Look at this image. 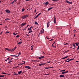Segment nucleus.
I'll return each mask as SVG.
<instances>
[{"mask_svg": "<svg viewBox=\"0 0 79 79\" xmlns=\"http://www.w3.org/2000/svg\"><path fill=\"white\" fill-rule=\"evenodd\" d=\"M66 2L69 4H72L73 3L72 2H69L67 0H66Z\"/></svg>", "mask_w": 79, "mask_h": 79, "instance_id": "3", "label": "nucleus"}, {"mask_svg": "<svg viewBox=\"0 0 79 79\" xmlns=\"http://www.w3.org/2000/svg\"><path fill=\"white\" fill-rule=\"evenodd\" d=\"M42 14V13H40L39 14H38V16H39L40 15H41Z\"/></svg>", "mask_w": 79, "mask_h": 79, "instance_id": "38", "label": "nucleus"}, {"mask_svg": "<svg viewBox=\"0 0 79 79\" xmlns=\"http://www.w3.org/2000/svg\"><path fill=\"white\" fill-rule=\"evenodd\" d=\"M46 38H47V39H48V40H49V39H50V38H48V36H46Z\"/></svg>", "mask_w": 79, "mask_h": 79, "instance_id": "51", "label": "nucleus"}, {"mask_svg": "<svg viewBox=\"0 0 79 79\" xmlns=\"http://www.w3.org/2000/svg\"><path fill=\"white\" fill-rule=\"evenodd\" d=\"M61 29V28H60V27H58L57 28V29L58 30H60V29Z\"/></svg>", "mask_w": 79, "mask_h": 79, "instance_id": "44", "label": "nucleus"}, {"mask_svg": "<svg viewBox=\"0 0 79 79\" xmlns=\"http://www.w3.org/2000/svg\"><path fill=\"white\" fill-rule=\"evenodd\" d=\"M35 24L36 25H38V23L36 21L35 22Z\"/></svg>", "mask_w": 79, "mask_h": 79, "instance_id": "18", "label": "nucleus"}, {"mask_svg": "<svg viewBox=\"0 0 79 79\" xmlns=\"http://www.w3.org/2000/svg\"><path fill=\"white\" fill-rule=\"evenodd\" d=\"M5 77V76L4 75H0V77Z\"/></svg>", "mask_w": 79, "mask_h": 79, "instance_id": "24", "label": "nucleus"}, {"mask_svg": "<svg viewBox=\"0 0 79 79\" xmlns=\"http://www.w3.org/2000/svg\"><path fill=\"white\" fill-rule=\"evenodd\" d=\"M17 1V0H14V1H13V2H16V1Z\"/></svg>", "mask_w": 79, "mask_h": 79, "instance_id": "47", "label": "nucleus"}, {"mask_svg": "<svg viewBox=\"0 0 79 79\" xmlns=\"http://www.w3.org/2000/svg\"><path fill=\"white\" fill-rule=\"evenodd\" d=\"M6 11L7 13H10V10H6Z\"/></svg>", "mask_w": 79, "mask_h": 79, "instance_id": "14", "label": "nucleus"}, {"mask_svg": "<svg viewBox=\"0 0 79 79\" xmlns=\"http://www.w3.org/2000/svg\"><path fill=\"white\" fill-rule=\"evenodd\" d=\"M24 10H25V9H24V8L22 9V12H23L24 11Z\"/></svg>", "mask_w": 79, "mask_h": 79, "instance_id": "20", "label": "nucleus"}, {"mask_svg": "<svg viewBox=\"0 0 79 79\" xmlns=\"http://www.w3.org/2000/svg\"><path fill=\"white\" fill-rule=\"evenodd\" d=\"M2 33H3V31H2L1 32V33H0V34H2Z\"/></svg>", "mask_w": 79, "mask_h": 79, "instance_id": "62", "label": "nucleus"}, {"mask_svg": "<svg viewBox=\"0 0 79 79\" xmlns=\"http://www.w3.org/2000/svg\"><path fill=\"white\" fill-rule=\"evenodd\" d=\"M25 68H27V69H31V67H30L29 66H25Z\"/></svg>", "mask_w": 79, "mask_h": 79, "instance_id": "4", "label": "nucleus"}, {"mask_svg": "<svg viewBox=\"0 0 79 79\" xmlns=\"http://www.w3.org/2000/svg\"><path fill=\"white\" fill-rule=\"evenodd\" d=\"M16 48H17V47H15L13 48L14 50H15V49H16Z\"/></svg>", "mask_w": 79, "mask_h": 79, "instance_id": "42", "label": "nucleus"}, {"mask_svg": "<svg viewBox=\"0 0 79 79\" xmlns=\"http://www.w3.org/2000/svg\"><path fill=\"white\" fill-rule=\"evenodd\" d=\"M30 1V0H25L26 2H28V1Z\"/></svg>", "mask_w": 79, "mask_h": 79, "instance_id": "56", "label": "nucleus"}, {"mask_svg": "<svg viewBox=\"0 0 79 79\" xmlns=\"http://www.w3.org/2000/svg\"><path fill=\"white\" fill-rule=\"evenodd\" d=\"M50 24V22H48V23H47V27L48 28L49 27V26Z\"/></svg>", "mask_w": 79, "mask_h": 79, "instance_id": "8", "label": "nucleus"}, {"mask_svg": "<svg viewBox=\"0 0 79 79\" xmlns=\"http://www.w3.org/2000/svg\"><path fill=\"white\" fill-rule=\"evenodd\" d=\"M25 61H24V63H20V65H23V64H25Z\"/></svg>", "mask_w": 79, "mask_h": 79, "instance_id": "22", "label": "nucleus"}, {"mask_svg": "<svg viewBox=\"0 0 79 79\" xmlns=\"http://www.w3.org/2000/svg\"><path fill=\"white\" fill-rule=\"evenodd\" d=\"M68 56H66V57H63L62 58V59H65V58H68Z\"/></svg>", "mask_w": 79, "mask_h": 79, "instance_id": "21", "label": "nucleus"}, {"mask_svg": "<svg viewBox=\"0 0 79 79\" xmlns=\"http://www.w3.org/2000/svg\"><path fill=\"white\" fill-rule=\"evenodd\" d=\"M14 3V1L10 3L11 5H13Z\"/></svg>", "mask_w": 79, "mask_h": 79, "instance_id": "28", "label": "nucleus"}, {"mask_svg": "<svg viewBox=\"0 0 79 79\" xmlns=\"http://www.w3.org/2000/svg\"><path fill=\"white\" fill-rule=\"evenodd\" d=\"M46 64V63H41L39 64V66H40L41 65H44Z\"/></svg>", "mask_w": 79, "mask_h": 79, "instance_id": "10", "label": "nucleus"}, {"mask_svg": "<svg viewBox=\"0 0 79 79\" xmlns=\"http://www.w3.org/2000/svg\"><path fill=\"white\" fill-rule=\"evenodd\" d=\"M64 44L65 45H68V43Z\"/></svg>", "mask_w": 79, "mask_h": 79, "instance_id": "52", "label": "nucleus"}, {"mask_svg": "<svg viewBox=\"0 0 79 79\" xmlns=\"http://www.w3.org/2000/svg\"><path fill=\"white\" fill-rule=\"evenodd\" d=\"M50 75V73H48V74H45L44 75V76H46V75Z\"/></svg>", "mask_w": 79, "mask_h": 79, "instance_id": "31", "label": "nucleus"}, {"mask_svg": "<svg viewBox=\"0 0 79 79\" xmlns=\"http://www.w3.org/2000/svg\"><path fill=\"white\" fill-rule=\"evenodd\" d=\"M53 2H56V1H57L58 2L59 1V0H52Z\"/></svg>", "mask_w": 79, "mask_h": 79, "instance_id": "23", "label": "nucleus"}, {"mask_svg": "<svg viewBox=\"0 0 79 79\" xmlns=\"http://www.w3.org/2000/svg\"><path fill=\"white\" fill-rule=\"evenodd\" d=\"M1 74H8V75H10V74L5 73L4 72H2L1 73Z\"/></svg>", "mask_w": 79, "mask_h": 79, "instance_id": "15", "label": "nucleus"}, {"mask_svg": "<svg viewBox=\"0 0 79 79\" xmlns=\"http://www.w3.org/2000/svg\"><path fill=\"white\" fill-rule=\"evenodd\" d=\"M65 62H69V60L68 61H65Z\"/></svg>", "mask_w": 79, "mask_h": 79, "instance_id": "49", "label": "nucleus"}, {"mask_svg": "<svg viewBox=\"0 0 79 79\" xmlns=\"http://www.w3.org/2000/svg\"><path fill=\"white\" fill-rule=\"evenodd\" d=\"M45 69H48L49 68H50L49 67H45Z\"/></svg>", "mask_w": 79, "mask_h": 79, "instance_id": "32", "label": "nucleus"}, {"mask_svg": "<svg viewBox=\"0 0 79 79\" xmlns=\"http://www.w3.org/2000/svg\"><path fill=\"white\" fill-rule=\"evenodd\" d=\"M13 35H16V34H17V33H15H15H13Z\"/></svg>", "mask_w": 79, "mask_h": 79, "instance_id": "34", "label": "nucleus"}, {"mask_svg": "<svg viewBox=\"0 0 79 79\" xmlns=\"http://www.w3.org/2000/svg\"><path fill=\"white\" fill-rule=\"evenodd\" d=\"M69 58L67 59H66V60H65V61H67V60H69Z\"/></svg>", "mask_w": 79, "mask_h": 79, "instance_id": "53", "label": "nucleus"}, {"mask_svg": "<svg viewBox=\"0 0 79 79\" xmlns=\"http://www.w3.org/2000/svg\"><path fill=\"white\" fill-rule=\"evenodd\" d=\"M38 16H38V15H36V16L34 18V19H36V18H38Z\"/></svg>", "mask_w": 79, "mask_h": 79, "instance_id": "27", "label": "nucleus"}, {"mask_svg": "<svg viewBox=\"0 0 79 79\" xmlns=\"http://www.w3.org/2000/svg\"><path fill=\"white\" fill-rule=\"evenodd\" d=\"M31 47L32 48H34V45H32L31 46Z\"/></svg>", "mask_w": 79, "mask_h": 79, "instance_id": "55", "label": "nucleus"}, {"mask_svg": "<svg viewBox=\"0 0 79 79\" xmlns=\"http://www.w3.org/2000/svg\"><path fill=\"white\" fill-rule=\"evenodd\" d=\"M51 10L50 8H49L48 10V11H49V10Z\"/></svg>", "mask_w": 79, "mask_h": 79, "instance_id": "50", "label": "nucleus"}, {"mask_svg": "<svg viewBox=\"0 0 79 79\" xmlns=\"http://www.w3.org/2000/svg\"><path fill=\"white\" fill-rule=\"evenodd\" d=\"M18 45H19V44H20V42H19L18 43Z\"/></svg>", "mask_w": 79, "mask_h": 79, "instance_id": "59", "label": "nucleus"}, {"mask_svg": "<svg viewBox=\"0 0 79 79\" xmlns=\"http://www.w3.org/2000/svg\"><path fill=\"white\" fill-rule=\"evenodd\" d=\"M26 24H27V23H22L20 25V28L23 27V26H24Z\"/></svg>", "mask_w": 79, "mask_h": 79, "instance_id": "1", "label": "nucleus"}, {"mask_svg": "<svg viewBox=\"0 0 79 79\" xmlns=\"http://www.w3.org/2000/svg\"><path fill=\"white\" fill-rule=\"evenodd\" d=\"M56 19H54V23H56Z\"/></svg>", "mask_w": 79, "mask_h": 79, "instance_id": "16", "label": "nucleus"}, {"mask_svg": "<svg viewBox=\"0 0 79 79\" xmlns=\"http://www.w3.org/2000/svg\"><path fill=\"white\" fill-rule=\"evenodd\" d=\"M66 70H61L60 71V72H63V71H64Z\"/></svg>", "mask_w": 79, "mask_h": 79, "instance_id": "37", "label": "nucleus"}, {"mask_svg": "<svg viewBox=\"0 0 79 79\" xmlns=\"http://www.w3.org/2000/svg\"><path fill=\"white\" fill-rule=\"evenodd\" d=\"M49 4V2H46L44 4V5H45V6H47Z\"/></svg>", "mask_w": 79, "mask_h": 79, "instance_id": "7", "label": "nucleus"}, {"mask_svg": "<svg viewBox=\"0 0 79 79\" xmlns=\"http://www.w3.org/2000/svg\"><path fill=\"white\" fill-rule=\"evenodd\" d=\"M32 32V31H31V30H30V31H29V32H28V34H29V33H31V32Z\"/></svg>", "mask_w": 79, "mask_h": 79, "instance_id": "30", "label": "nucleus"}, {"mask_svg": "<svg viewBox=\"0 0 79 79\" xmlns=\"http://www.w3.org/2000/svg\"><path fill=\"white\" fill-rule=\"evenodd\" d=\"M9 58H10V57H8V58H7V60H9Z\"/></svg>", "mask_w": 79, "mask_h": 79, "instance_id": "61", "label": "nucleus"}, {"mask_svg": "<svg viewBox=\"0 0 79 79\" xmlns=\"http://www.w3.org/2000/svg\"><path fill=\"white\" fill-rule=\"evenodd\" d=\"M39 62V60H34V62Z\"/></svg>", "mask_w": 79, "mask_h": 79, "instance_id": "36", "label": "nucleus"}, {"mask_svg": "<svg viewBox=\"0 0 79 79\" xmlns=\"http://www.w3.org/2000/svg\"><path fill=\"white\" fill-rule=\"evenodd\" d=\"M75 44H76V45L77 46H78V44H77V43H75Z\"/></svg>", "mask_w": 79, "mask_h": 79, "instance_id": "41", "label": "nucleus"}, {"mask_svg": "<svg viewBox=\"0 0 79 79\" xmlns=\"http://www.w3.org/2000/svg\"><path fill=\"white\" fill-rule=\"evenodd\" d=\"M42 31H41L40 32V33H39V34H42Z\"/></svg>", "mask_w": 79, "mask_h": 79, "instance_id": "33", "label": "nucleus"}, {"mask_svg": "<svg viewBox=\"0 0 79 79\" xmlns=\"http://www.w3.org/2000/svg\"><path fill=\"white\" fill-rule=\"evenodd\" d=\"M50 8V9H52L53 8V7H51V8Z\"/></svg>", "mask_w": 79, "mask_h": 79, "instance_id": "48", "label": "nucleus"}, {"mask_svg": "<svg viewBox=\"0 0 79 79\" xmlns=\"http://www.w3.org/2000/svg\"><path fill=\"white\" fill-rule=\"evenodd\" d=\"M44 33V31H42V33Z\"/></svg>", "mask_w": 79, "mask_h": 79, "instance_id": "60", "label": "nucleus"}, {"mask_svg": "<svg viewBox=\"0 0 79 79\" xmlns=\"http://www.w3.org/2000/svg\"><path fill=\"white\" fill-rule=\"evenodd\" d=\"M72 45H73V47H74V48H73V49H74L76 47V46L75 45V43H73V44H72Z\"/></svg>", "mask_w": 79, "mask_h": 79, "instance_id": "11", "label": "nucleus"}, {"mask_svg": "<svg viewBox=\"0 0 79 79\" xmlns=\"http://www.w3.org/2000/svg\"><path fill=\"white\" fill-rule=\"evenodd\" d=\"M59 77H64V76L63 75H61L59 76Z\"/></svg>", "mask_w": 79, "mask_h": 79, "instance_id": "13", "label": "nucleus"}, {"mask_svg": "<svg viewBox=\"0 0 79 79\" xmlns=\"http://www.w3.org/2000/svg\"><path fill=\"white\" fill-rule=\"evenodd\" d=\"M53 47L56 48V46H53Z\"/></svg>", "mask_w": 79, "mask_h": 79, "instance_id": "64", "label": "nucleus"}, {"mask_svg": "<svg viewBox=\"0 0 79 79\" xmlns=\"http://www.w3.org/2000/svg\"><path fill=\"white\" fill-rule=\"evenodd\" d=\"M76 62H77V63H79V61H76Z\"/></svg>", "mask_w": 79, "mask_h": 79, "instance_id": "63", "label": "nucleus"}, {"mask_svg": "<svg viewBox=\"0 0 79 79\" xmlns=\"http://www.w3.org/2000/svg\"><path fill=\"white\" fill-rule=\"evenodd\" d=\"M28 16L27 15H24L22 17V18L23 19H25L27 17H28Z\"/></svg>", "mask_w": 79, "mask_h": 79, "instance_id": "2", "label": "nucleus"}, {"mask_svg": "<svg viewBox=\"0 0 79 79\" xmlns=\"http://www.w3.org/2000/svg\"><path fill=\"white\" fill-rule=\"evenodd\" d=\"M73 60V59H69V61H70L71 60Z\"/></svg>", "mask_w": 79, "mask_h": 79, "instance_id": "45", "label": "nucleus"}, {"mask_svg": "<svg viewBox=\"0 0 79 79\" xmlns=\"http://www.w3.org/2000/svg\"><path fill=\"white\" fill-rule=\"evenodd\" d=\"M11 60H9L8 63H11V62H12V61H11Z\"/></svg>", "mask_w": 79, "mask_h": 79, "instance_id": "25", "label": "nucleus"}, {"mask_svg": "<svg viewBox=\"0 0 79 79\" xmlns=\"http://www.w3.org/2000/svg\"><path fill=\"white\" fill-rule=\"evenodd\" d=\"M51 62V61H49L48 63H50Z\"/></svg>", "mask_w": 79, "mask_h": 79, "instance_id": "58", "label": "nucleus"}, {"mask_svg": "<svg viewBox=\"0 0 79 79\" xmlns=\"http://www.w3.org/2000/svg\"><path fill=\"white\" fill-rule=\"evenodd\" d=\"M14 50H14V49H10V51L11 52H13L14 51Z\"/></svg>", "mask_w": 79, "mask_h": 79, "instance_id": "29", "label": "nucleus"}, {"mask_svg": "<svg viewBox=\"0 0 79 79\" xmlns=\"http://www.w3.org/2000/svg\"><path fill=\"white\" fill-rule=\"evenodd\" d=\"M29 26V25H28L27 26V27H25V28L24 29H23V30H26V29L27 28V27H28Z\"/></svg>", "mask_w": 79, "mask_h": 79, "instance_id": "19", "label": "nucleus"}, {"mask_svg": "<svg viewBox=\"0 0 79 79\" xmlns=\"http://www.w3.org/2000/svg\"><path fill=\"white\" fill-rule=\"evenodd\" d=\"M19 54H20V52H19V54H18V56H16V55H10V56H15V57H17V56H19Z\"/></svg>", "mask_w": 79, "mask_h": 79, "instance_id": "6", "label": "nucleus"}, {"mask_svg": "<svg viewBox=\"0 0 79 79\" xmlns=\"http://www.w3.org/2000/svg\"><path fill=\"white\" fill-rule=\"evenodd\" d=\"M10 32V31H6L5 33L6 34H9Z\"/></svg>", "mask_w": 79, "mask_h": 79, "instance_id": "35", "label": "nucleus"}, {"mask_svg": "<svg viewBox=\"0 0 79 79\" xmlns=\"http://www.w3.org/2000/svg\"><path fill=\"white\" fill-rule=\"evenodd\" d=\"M79 45L78 46V48H77V50H79Z\"/></svg>", "mask_w": 79, "mask_h": 79, "instance_id": "40", "label": "nucleus"}, {"mask_svg": "<svg viewBox=\"0 0 79 79\" xmlns=\"http://www.w3.org/2000/svg\"><path fill=\"white\" fill-rule=\"evenodd\" d=\"M33 27L32 26H31L30 27V28H28V30H29L30 31H31V28H32Z\"/></svg>", "mask_w": 79, "mask_h": 79, "instance_id": "12", "label": "nucleus"}, {"mask_svg": "<svg viewBox=\"0 0 79 79\" xmlns=\"http://www.w3.org/2000/svg\"><path fill=\"white\" fill-rule=\"evenodd\" d=\"M19 37V35H17L16 36V37Z\"/></svg>", "mask_w": 79, "mask_h": 79, "instance_id": "54", "label": "nucleus"}, {"mask_svg": "<svg viewBox=\"0 0 79 79\" xmlns=\"http://www.w3.org/2000/svg\"><path fill=\"white\" fill-rule=\"evenodd\" d=\"M5 50H8V51H10V49H8V48H6L5 49Z\"/></svg>", "mask_w": 79, "mask_h": 79, "instance_id": "17", "label": "nucleus"}, {"mask_svg": "<svg viewBox=\"0 0 79 79\" xmlns=\"http://www.w3.org/2000/svg\"><path fill=\"white\" fill-rule=\"evenodd\" d=\"M44 56H41L39 57L38 58L39 59H42V58H44Z\"/></svg>", "mask_w": 79, "mask_h": 79, "instance_id": "9", "label": "nucleus"}, {"mask_svg": "<svg viewBox=\"0 0 79 79\" xmlns=\"http://www.w3.org/2000/svg\"><path fill=\"white\" fill-rule=\"evenodd\" d=\"M42 14V13H40L39 14H38V16H39L40 15H41Z\"/></svg>", "mask_w": 79, "mask_h": 79, "instance_id": "39", "label": "nucleus"}, {"mask_svg": "<svg viewBox=\"0 0 79 79\" xmlns=\"http://www.w3.org/2000/svg\"><path fill=\"white\" fill-rule=\"evenodd\" d=\"M6 19H7V20H8L9 21H10V19L8 18V19H5V21H6Z\"/></svg>", "mask_w": 79, "mask_h": 79, "instance_id": "26", "label": "nucleus"}, {"mask_svg": "<svg viewBox=\"0 0 79 79\" xmlns=\"http://www.w3.org/2000/svg\"><path fill=\"white\" fill-rule=\"evenodd\" d=\"M68 73V71H63L62 73V74H66L67 73Z\"/></svg>", "mask_w": 79, "mask_h": 79, "instance_id": "5", "label": "nucleus"}, {"mask_svg": "<svg viewBox=\"0 0 79 79\" xmlns=\"http://www.w3.org/2000/svg\"><path fill=\"white\" fill-rule=\"evenodd\" d=\"M13 75H14L15 76H16V75H18V74L14 73L13 74Z\"/></svg>", "mask_w": 79, "mask_h": 79, "instance_id": "46", "label": "nucleus"}, {"mask_svg": "<svg viewBox=\"0 0 79 79\" xmlns=\"http://www.w3.org/2000/svg\"><path fill=\"white\" fill-rule=\"evenodd\" d=\"M21 73H22V74H23V73H22V71H20V74H21Z\"/></svg>", "mask_w": 79, "mask_h": 79, "instance_id": "43", "label": "nucleus"}, {"mask_svg": "<svg viewBox=\"0 0 79 79\" xmlns=\"http://www.w3.org/2000/svg\"><path fill=\"white\" fill-rule=\"evenodd\" d=\"M36 11V9H35V10H34V12L35 13Z\"/></svg>", "mask_w": 79, "mask_h": 79, "instance_id": "57", "label": "nucleus"}]
</instances>
